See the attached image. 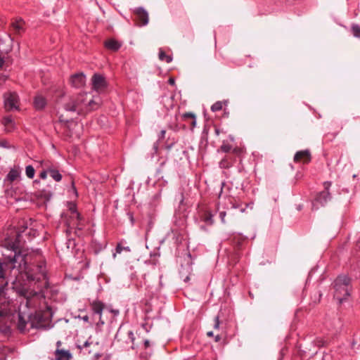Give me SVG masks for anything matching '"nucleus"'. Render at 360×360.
<instances>
[{"label": "nucleus", "instance_id": "nucleus-1", "mask_svg": "<svg viewBox=\"0 0 360 360\" xmlns=\"http://www.w3.org/2000/svg\"><path fill=\"white\" fill-rule=\"evenodd\" d=\"M20 295L18 329L44 327L51 318L44 290L49 287L45 257L38 252L15 255L9 262L0 263V317L12 314L15 309L5 297L8 282Z\"/></svg>", "mask_w": 360, "mask_h": 360}, {"label": "nucleus", "instance_id": "nucleus-2", "mask_svg": "<svg viewBox=\"0 0 360 360\" xmlns=\"http://www.w3.org/2000/svg\"><path fill=\"white\" fill-rule=\"evenodd\" d=\"M20 233L14 226H10L5 230L0 238V248H4L10 253L8 255L2 252L3 258H0V263L9 262L13 260L15 255L20 254H30L32 252H38L44 257L39 250H19L20 241Z\"/></svg>", "mask_w": 360, "mask_h": 360}, {"label": "nucleus", "instance_id": "nucleus-3", "mask_svg": "<svg viewBox=\"0 0 360 360\" xmlns=\"http://www.w3.org/2000/svg\"><path fill=\"white\" fill-rule=\"evenodd\" d=\"M219 198H228L231 207L238 209L241 212H246L248 208L252 210L253 207V202L245 200V191L242 188L233 187L231 181L221 184Z\"/></svg>", "mask_w": 360, "mask_h": 360}, {"label": "nucleus", "instance_id": "nucleus-4", "mask_svg": "<svg viewBox=\"0 0 360 360\" xmlns=\"http://www.w3.org/2000/svg\"><path fill=\"white\" fill-rule=\"evenodd\" d=\"M101 99L98 96H94L89 93H81L76 96L70 97L64 104L68 111L77 112L79 115H85L99 108Z\"/></svg>", "mask_w": 360, "mask_h": 360}, {"label": "nucleus", "instance_id": "nucleus-5", "mask_svg": "<svg viewBox=\"0 0 360 360\" xmlns=\"http://www.w3.org/2000/svg\"><path fill=\"white\" fill-rule=\"evenodd\" d=\"M229 243L231 245L233 251L228 255L229 264L235 266L240 260L241 252L248 243V238L240 233H233L229 238Z\"/></svg>", "mask_w": 360, "mask_h": 360}, {"label": "nucleus", "instance_id": "nucleus-6", "mask_svg": "<svg viewBox=\"0 0 360 360\" xmlns=\"http://www.w3.org/2000/svg\"><path fill=\"white\" fill-rule=\"evenodd\" d=\"M335 289L334 297L340 303L350 295L351 279L346 275H340L333 282Z\"/></svg>", "mask_w": 360, "mask_h": 360}, {"label": "nucleus", "instance_id": "nucleus-7", "mask_svg": "<svg viewBox=\"0 0 360 360\" xmlns=\"http://www.w3.org/2000/svg\"><path fill=\"white\" fill-rule=\"evenodd\" d=\"M11 39L9 34H4V38L0 35V70H6L11 63L9 53L11 51Z\"/></svg>", "mask_w": 360, "mask_h": 360}, {"label": "nucleus", "instance_id": "nucleus-8", "mask_svg": "<svg viewBox=\"0 0 360 360\" xmlns=\"http://www.w3.org/2000/svg\"><path fill=\"white\" fill-rule=\"evenodd\" d=\"M244 153L245 151L243 148L238 146L234 147L231 153L226 154L219 162V167L221 169H229L231 167L237 160L241 161Z\"/></svg>", "mask_w": 360, "mask_h": 360}, {"label": "nucleus", "instance_id": "nucleus-9", "mask_svg": "<svg viewBox=\"0 0 360 360\" xmlns=\"http://www.w3.org/2000/svg\"><path fill=\"white\" fill-rule=\"evenodd\" d=\"M115 339L118 342H121L122 347L125 349H134V340L135 337L131 330L124 331L122 328H120L116 333Z\"/></svg>", "mask_w": 360, "mask_h": 360}, {"label": "nucleus", "instance_id": "nucleus-10", "mask_svg": "<svg viewBox=\"0 0 360 360\" xmlns=\"http://www.w3.org/2000/svg\"><path fill=\"white\" fill-rule=\"evenodd\" d=\"M332 185L330 181H325L323 183L324 190L318 193L312 202V208L318 209V205L324 206L331 199V195L329 189Z\"/></svg>", "mask_w": 360, "mask_h": 360}, {"label": "nucleus", "instance_id": "nucleus-11", "mask_svg": "<svg viewBox=\"0 0 360 360\" xmlns=\"http://www.w3.org/2000/svg\"><path fill=\"white\" fill-rule=\"evenodd\" d=\"M4 108L7 111L19 109V97L16 92H7L4 94Z\"/></svg>", "mask_w": 360, "mask_h": 360}, {"label": "nucleus", "instance_id": "nucleus-12", "mask_svg": "<svg viewBox=\"0 0 360 360\" xmlns=\"http://www.w3.org/2000/svg\"><path fill=\"white\" fill-rule=\"evenodd\" d=\"M91 85L93 90L100 94L105 91L108 83L103 75L96 73L92 76Z\"/></svg>", "mask_w": 360, "mask_h": 360}, {"label": "nucleus", "instance_id": "nucleus-13", "mask_svg": "<svg viewBox=\"0 0 360 360\" xmlns=\"http://www.w3.org/2000/svg\"><path fill=\"white\" fill-rule=\"evenodd\" d=\"M89 306L91 311L93 312V314L94 315L98 316V321L97 324H104V322L102 321L101 317L103 311L105 308V304L98 300H94L89 302Z\"/></svg>", "mask_w": 360, "mask_h": 360}, {"label": "nucleus", "instance_id": "nucleus-14", "mask_svg": "<svg viewBox=\"0 0 360 360\" xmlns=\"http://www.w3.org/2000/svg\"><path fill=\"white\" fill-rule=\"evenodd\" d=\"M134 20L139 26L146 25L148 22V14L143 8H136L134 10Z\"/></svg>", "mask_w": 360, "mask_h": 360}, {"label": "nucleus", "instance_id": "nucleus-15", "mask_svg": "<svg viewBox=\"0 0 360 360\" xmlns=\"http://www.w3.org/2000/svg\"><path fill=\"white\" fill-rule=\"evenodd\" d=\"M198 216L200 220L205 222L206 224H213V214L207 207L201 206L198 207Z\"/></svg>", "mask_w": 360, "mask_h": 360}, {"label": "nucleus", "instance_id": "nucleus-16", "mask_svg": "<svg viewBox=\"0 0 360 360\" xmlns=\"http://www.w3.org/2000/svg\"><path fill=\"white\" fill-rule=\"evenodd\" d=\"M311 160V153L309 150L297 151L293 158L295 163L309 164Z\"/></svg>", "mask_w": 360, "mask_h": 360}, {"label": "nucleus", "instance_id": "nucleus-17", "mask_svg": "<svg viewBox=\"0 0 360 360\" xmlns=\"http://www.w3.org/2000/svg\"><path fill=\"white\" fill-rule=\"evenodd\" d=\"M21 180V169L19 167H14L11 169L8 174L6 175L4 183L12 184L14 181H18Z\"/></svg>", "mask_w": 360, "mask_h": 360}, {"label": "nucleus", "instance_id": "nucleus-18", "mask_svg": "<svg viewBox=\"0 0 360 360\" xmlns=\"http://www.w3.org/2000/svg\"><path fill=\"white\" fill-rule=\"evenodd\" d=\"M70 82L75 88H80L85 84L86 77L83 73H77L71 76Z\"/></svg>", "mask_w": 360, "mask_h": 360}, {"label": "nucleus", "instance_id": "nucleus-19", "mask_svg": "<svg viewBox=\"0 0 360 360\" xmlns=\"http://www.w3.org/2000/svg\"><path fill=\"white\" fill-rule=\"evenodd\" d=\"M54 356L56 360H71L72 355L69 350L56 348Z\"/></svg>", "mask_w": 360, "mask_h": 360}, {"label": "nucleus", "instance_id": "nucleus-20", "mask_svg": "<svg viewBox=\"0 0 360 360\" xmlns=\"http://www.w3.org/2000/svg\"><path fill=\"white\" fill-rule=\"evenodd\" d=\"M121 46L122 44L113 38L108 39L104 42V46L107 49L114 52L117 51L120 49Z\"/></svg>", "mask_w": 360, "mask_h": 360}, {"label": "nucleus", "instance_id": "nucleus-21", "mask_svg": "<svg viewBox=\"0 0 360 360\" xmlns=\"http://www.w3.org/2000/svg\"><path fill=\"white\" fill-rule=\"evenodd\" d=\"M46 98L41 94L37 95L34 98V107L36 110H42L46 105Z\"/></svg>", "mask_w": 360, "mask_h": 360}, {"label": "nucleus", "instance_id": "nucleus-22", "mask_svg": "<svg viewBox=\"0 0 360 360\" xmlns=\"http://www.w3.org/2000/svg\"><path fill=\"white\" fill-rule=\"evenodd\" d=\"M2 124L7 132H11L15 129V123L11 115L4 117L2 120Z\"/></svg>", "mask_w": 360, "mask_h": 360}, {"label": "nucleus", "instance_id": "nucleus-23", "mask_svg": "<svg viewBox=\"0 0 360 360\" xmlns=\"http://www.w3.org/2000/svg\"><path fill=\"white\" fill-rule=\"evenodd\" d=\"M25 22L22 20H15L11 24L12 30L17 34H21L24 31Z\"/></svg>", "mask_w": 360, "mask_h": 360}, {"label": "nucleus", "instance_id": "nucleus-24", "mask_svg": "<svg viewBox=\"0 0 360 360\" xmlns=\"http://www.w3.org/2000/svg\"><path fill=\"white\" fill-rule=\"evenodd\" d=\"M183 119L185 122H188L190 129L193 130L196 124L195 115L191 112H186L183 115Z\"/></svg>", "mask_w": 360, "mask_h": 360}, {"label": "nucleus", "instance_id": "nucleus-25", "mask_svg": "<svg viewBox=\"0 0 360 360\" xmlns=\"http://www.w3.org/2000/svg\"><path fill=\"white\" fill-rule=\"evenodd\" d=\"M40 165L41 167L44 168L49 174L50 173L51 170H55L58 168V167L50 160H41L40 162Z\"/></svg>", "mask_w": 360, "mask_h": 360}, {"label": "nucleus", "instance_id": "nucleus-26", "mask_svg": "<svg viewBox=\"0 0 360 360\" xmlns=\"http://www.w3.org/2000/svg\"><path fill=\"white\" fill-rule=\"evenodd\" d=\"M35 195L37 198L44 199L45 200H49L51 196V194L49 191H46L45 190H41V191H36Z\"/></svg>", "mask_w": 360, "mask_h": 360}, {"label": "nucleus", "instance_id": "nucleus-27", "mask_svg": "<svg viewBox=\"0 0 360 360\" xmlns=\"http://www.w3.org/2000/svg\"><path fill=\"white\" fill-rule=\"evenodd\" d=\"M233 148H233L231 144H229L227 142L224 141L222 143L221 146H220V148L219 149V150L224 152L226 154H229V153H231Z\"/></svg>", "mask_w": 360, "mask_h": 360}, {"label": "nucleus", "instance_id": "nucleus-28", "mask_svg": "<svg viewBox=\"0 0 360 360\" xmlns=\"http://www.w3.org/2000/svg\"><path fill=\"white\" fill-rule=\"evenodd\" d=\"M69 211L71 214H75L77 221H79L81 219V216L77 210V206L75 203L70 202L69 204Z\"/></svg>", "mask_w": 360, "mask_h": 360}, {"label": "nucleus", "instance_id": "nucleus-29", "mask_svg": "<svg viewBox=\"0 0 360 360\" xmlns=\"http://www.w3.org/2000/svg\"><path fill=\"white\" fill-rule=\"evenodd\" d=\"M49 175L51 176V178L57 181V182H59L62 180V175L60 173L58 169L57 168L56 169H53V170H51L50 171V173H49Z\"/></svg>", "mask_w": 360, "mask_h": 360}, {"label": "nucleus", "instance_id": "nucleus-30", "mask_svg": "<svg viewBox=\"0 0 360 360\" xmlns=\"http://www.w3.org/2000/svg\"><path fill=\"white\" fill-rule=\"evenodd\" d=\"M159 59L162 61H165L167 63L172 60L171 56L167 54L163 50L160 49L159 52Z\"/></svg>", "mask_w": 360, "mask_h": 360}, {"label": "nucleus", "instance_id": "nucleus-31", "mask_svg": "<svg viewBox=\"0 0 360 360\" xmlns=\"http://www.w3.org/2000/svg\"><path fill=\"white\" fill-rule=\"evenodd\" d=\"M25 174L27 178L32 179L35 174V169L32 165H27L25 167Z\"/></svg>", "mask_w": 360, "mask_h": 360}, {"label": "nucleus", "instance_id": "nucleus-32", "mask_svg": "<svg viewBox=\"0 0 360 360\" xmlns=\"http://www.w3.org/2000/svg\"><path fill=\"white\" fill-rule=\"evenodd\" d=\"M223 103L221 101H217L211 106V110L212 112H217L222 109Z\"/></svg>", "mask_w": 360, "mask_h": 360}, {"label": "nucleus", "instance_id": "nucleus-33", "mask_svg": "<svg viewBox=\"0 0 360 360\" xmlns=\"http://www.w3.org/2000/svg\"><path fill=\"white\" fill-rule=\"evenodd\" d=\"M352 32L356 37L360 38V27L357 25H352Z\"/></svg>", "mask_w": 360, "mask_h": 360}, {"label": "nucleus", "instance_id": "nucleus-34", "mask_svg": "<svg viewBox=\"0 0 360 360\" xmlns=\"http://www.w3.org/2000/svg\"><path fill=\"white\" fill-rule=\"evenodd\" d=\"M123 250L130 251L129 247H123L120 243L116 246V252L120 254Z\"/></svg>", "mask_w": 360, "mask_h": 360}, {"label": "nucleus", "instance_id": "nucleus-35", "mask_svg": "<svg viewBox=\"0 0 360 360\" xmlns=\"http://www.w3.org/2000/svg\"><path fill=\"white\" fill-rule=\"evenodd\" d=\"M221 322L219 321V316H217L214 318V328L215 330H219Z\"/></svg>", "mask_w": 360, "mask_h": 360}, {"label": "nucleus", "instance_id": "nucleus-36", "mask_svg": "<svg viewBox=\"0 0 360 360\" xmlns=\"http://www.w3.org/2000/svg\"><path fill=\"white\" fill-rule=\"evenodd\" d=\"M0 146L6 148H9L11 147V145L8 141L3 139L0 141Z\"/></svg>", "mask_w": 360, "mask_h": 360}, {"label": "nucleus", "instance_id": "nucleus-37", "mask_svg": "<svg viewBox=\"0 0 360 360\" xmlns=\"http://www.w3.org/2000/svg\"><path fill=\"white\" fill-rule=\"evenodd\" d=\"M48 174L49 173L47 172H46V170L43 168L42 171L39 173V178L41 179L44 180V179H46L47 178V174Z\"/></svg>", "mask_w": 360, "mask_h": 360}, {"label": "nucleus", "instance_id": "nucleus-38", "mask_svg": "<svg viewBox=\"0 0 360 360\" xmlns=\"http://www.w3.org/2000/svg\"><path fill=\"white\" fill-rule=\"evenodd\" d=\"M226 212L221 211L219 212V217L222 223H225Z\"/></svg>", "mask_w": 360, "mask_h": 360}, {"label": "nucleus", "instance_id": "nucleus-39", "mask_svg": "<svg viewBox=\"0 0 360 360\" xmlns=\"http://www.w3.org/2000/svg\"><path fill=\"white\" fill-rule=\"evenodd\" d=\"M70 219L72 220V221H75L73 224H76V225H78V223L79 221H77L76 220V218H75V214H71L70 215Z\"/></svg>", "mask_w": 360, "mask_h": 360}, {"label": "nucleus", "instance_id": "nucleus-40", "mask_svg": "<svg viewBox=\"0 0 360 360\" xmlns=\"http://www.w3.org/2000/svg\"><path fill=\"white\" fill-rule=\"evenodd\" d=\"M92 342H89L88 340L84 342L83 346L81 347L82 349H86L88 347H89Z\"/></svg>", "mask_w": 360, "mask_h": 360}, {"label": "nucleus", "instance_id": "nucleus-41", "mask_svg": "<svg viewBox=\"0 0 360 360\" xmlns=\"http://www.w3.org/2000/svg\"><path fill=\"white\" fill-rule=\"evenodd\" d=\"M150 341L148 340H144V348L147 349L148 347H150Z\"/></svg>", "mask_w": 360, "mask_h": 360}, {"label": "nucleus", "instance_id": "nucleus-42", "mask_svg": "<svg viewBox=\"0 0 360 360\" xmlns=\"http://www.w3.org/2000/svg\"><path fill=\"white\" fill-rule=\"evenodd\" d=\"M221 335H220V334H217V335L215 336V338H214V340H215V342H219V341L221 340Z\"/></svg>", "mask_w": 360, "mask_h": 360}, {"label": "nucleus", "instance_id": "nucleus-43", "mask_svg": "<svg viewBox=\"0 0 360 360\" xmlns=\"http://www.w3.org/2000/svg\"><path fill=\"white\" fill-rule=\"evenodd\" d=\"M7 79V77L6 75H0V82H4Z\"/></svg>", "mask_w": 360, "mask_h": 360}, {"label": "nucleus", "instance_id": "nucleus-44", "mask_svg": "<svg viewBox=\"0 0 360 360\" xmlns=\"http://www.w3.org/2000/svg\"><path fill=\"white\" fill-rule=\"evenodd\" d=\"M168 83L170 84V85H174L175 84V80L174 78L172 77H170L168 80Z\"/></svg>", "mask_w": 360, "mask_h": 360}, {"label": "nucleus", "instance_id": "nucleus-45", "mask_svg": "<svg viewBox=\"0 0 360 360\" xmlns=\"http://www.w3.org/2000/svg\"><path fill=\"white\" fill-rule=\"evenodd\" d=\"M40 184V181L38 179H35L32 181L33 186H36L37 185Z\"/></svg>", "mask_w": 360, "mask_h": 360}, {"label": "nucleus", "instance_id": "nucleus-46", "mask_svg": "<svg viewBox=\"0 0 360 360\" xmlns=\"http://www.w3.org/2000/svg\"><path fill=\"white\" fill-rule=\"evenodd\" d=\"M166 131L165 130H162L160 131V139H164Z\"/></svg>", "mask_w": 360, "mask_h": 360}, {"label": "nucleus", "instance_id": "nucleus-47", "mask_svg": "<svg viewBox=\"0 0 360 360\" xmlns=\"http://www.w3.org/2000/svg\"><path fill=\"white\" fill-rule=\"evenodd\" d=\"M214 131H215L216 135H217V136L219 135L220 129L219 128L215 127Z\"/></svg>", "mask_w": 360, "mask_h": 360}, {"label": "nucleus", "instance_id": "nucleus-48", "mask_svg": "<svg viewBox=\"0 0 360 360\" xmlns=\"http://www.w3.org/2000/svg\"><path fill=\"white\" fill-rule=\"evenodd\" d=\"M207 335L208 337H212V336H214V333L212 331H209L207 333Z\"/></svg>", "mask_w": 360, "mask_h": 360}, {"label": "nucleus", "instance_id": "nucleus-49", "mask_svg": "<svg viewBox=\"0 0 360 360\" xmlns=\"http://www.w3.org/2000/svg\"><path fill=\"white\" fill-rule=\"evenodd\" d=\"M82 319H83L84 321L88 322V321H89V316H86H86H83Z\"/></svg>", "mask_w": 360, "mask_h": 360}, {"label": "nucleus", "instance_id": "nucleus-50", "mask_svg": "<svg viewBox=\"0 0 360 360\" xmlns=\"http://www.w3.org/2000/svg\"><path fill=\"white\" fill-rule=\"evenodd\" d=\"M61 345H62L61 341H60V340H59V341H58V342H56V347H57V348L60 349V347Z\"/></svg>", "mask_w": 360, "mask_h": 360}, {"label": "nucleus", "instance_id": "nucleus-51", "mask_svg": "<svg viewBox=\"0 0 360 360\" xmlns=\"http://www.w3.org/2000/svg\"><path fill=\"white\" fill-rule=\"evenodd\" d=\"M60 91H61V94H63V89H61Z\"/></svg>", "mask_w": 360, "mask_h": 360}, {"label": "nucleus", "instance_id": "nucleus-52", "mask_svg": "<svg viewBox=\"0 0 360 360\" xmlns=\"http://www.w3.org/2000/svg\"><path fill=\"white\" fill-rule=\"evenodd\" d=\"M99 356H100V355H99V354H96V357H97V359H98Z\"/></svg>", "mask_w": 360, "mask_h": 360}]
</instances>
